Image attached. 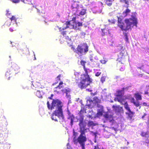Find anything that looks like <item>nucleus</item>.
<instances>
[{"label": "nucleus", "mask_w": 149, "mask_h": 149, "mask_svg": "<svg viewBox=\"0 0 149 149\" xmlns=\"http://www.w3.org/2000/svg\"><path fill=\"white\" fill-rule=\"evenodd\" d=\"M77 120L79 121V122L83 121H84V117L83 115H80L79 118L77 119Z\"/></svg>", "instance_id": "nucleus-29"}, {"label": "nucleus", "mask_w": 149, "mask_h": 149, "mask_svg": "<svg viewBox=\"0 0 149 149\" xmlns=\"http://www.w3.org/2000/svg\"><path fill=\"white\" fill-rule=\"evenodd\" d=\"M73 140L74 142V144H77L78 143H79V140L78 139V137L77 139L76 138H73Z\"/></svg>", "instance_id": "nucleus-35"}, {"label": "nucleus", "mask_w": 149, "mask_h": 149, "mask_svg": "<svg viewBox=\"0 0 149 149\" xmlns=\"http://www.w3.org/2000/svg\"><path fill=\"white\" fill-rule=\"evenodd\" d=\"M146 115V114L145 113H144V115L142 116V119H143L145 117V116Z\"/></svg>", "instance_id": "nucleus-55"}, {"label": "nucleus", "mask_w": 149, "mask_h": 149, "mask_svg": "<svg viewBox=\"0 0 149 149\" xmlns=\"http://www.w3.org/2000/svg\"><path fill=\"white\" fill-rule=\"evenodd\" d=\"M131 17L130 18L125 19L124 20L126 26L123 21H122V19L120 17H118V26L120 28L122 31H127L131 29L132 26H137L138 23L137 18L136 15L137 14L135 12L132 13Z\"/></svg>", "instance_id": "nucleus-2"}, {"label": "nucleus", "mask_w": 149, "mask_h": 149, "mask_svg": "<svg viewBox=\"0 0 149 149\" xmlns=\"http://www.w3.org/2000/svg\"><path fill=\"white\" fill-rule=\"evenodd\" d=\"M88 51V46L86 43L82 45H78L77 48V53L80 56L84 55Z\"/></svg>", "instance_id": "nucleus-5"}, {"label": "nucleus", "mask_w": 149, "mask_h": 149, "mask_svg": "<svg viewBox=\"0 0 149 149\" xmlns=\"http://www.w3.org/2000/svg\"><path fill=\"white\" fill-rule=\"evenodd\" d=\"M104 117L105 120L111 123V126L115 123V121L113 118L112 115L108 114H106L104 116Z\"/></svg>", "instance_id": "nucleus-12"}, {"label": "nucleus", "mask_w": 149, "mask_h": 149, "mask_svg": "<svg viewBox=\"0 0 149 149\" xmlns=\"http://www.w3.org/2000/svg\"><path fill=\"white\" fill-rule=\"evenodd\" d=\"M86 123L85 121L79 122L78 125L79 126V132H88L89 131V128H86Z\"/></svg>", "instance_id": "nucleus-7"}, {"label": "nucleus", "mask_w": 149, "mask_h": 149, "mask_svg": "<svg viewBox=\"0 0 149 149\" xmlns=\"http://www.w3.org/2000/svg\"><path fill=\"white\" fill-rule=\"evenodd\" d=\"M76 27L79 28L78 27L81 26L82 25V23L78 21H76L74 23Z\"/></svg>", "instance_id": "nucleus-27"}, {"label": "nucleus", "mask_w": 149, "mask_h": 149, "mask_svg": "<svg viewBox=\"0 0 149 149\" xmlns=\"http://www.w3.org/2000/svg\"><path fill=\"white\" fill-rule=\"evenodd\" d=\"M80 134L78 137L79 143H85L87 141V138L85 134V133L87 132H79Z\"/></svg>", "instance_id": "nucleus-6"}, {"label": "nucleus", "mask_w": 149, "mask_h": 149, "mask_svg": "<svg viewBox=\"0 0 149 149\" xmlns=\"http://www.w3.org/2000/svg\"><path fill=\"white\" fill-rule=\"evenodd\" d=\"M95 59L96 60H98V58L97 57V56H96L94 57Z\"/></svg>", "instance_id": "nucleus-56"}, {"label": "nucleus", "mask_w": 149, "mask_h": 149, "mask_svg": "<svg viewBox=\"0 0 149 149\" xmlns=\"http://www.w3.org/2000/svg\"><path fill=\"white\" fill-rule=\"evenodd\" d=\"M101 73V72H97L95 73V75L96 76L98 77L100 75Z\"/></svg>", "instance_id": "nucleus-44"}, {"label": "nucleus", "mask_w": 149, "mask_h": 149, "mask_svg": "<svg viewBox=\"0 0 149 149\" xmlns=\"http://www.w3.org/2000/svg\"><path fill=\"white\" fill-rule=\"evenodd\" d=\"M8 136V134L6 133H3L0 134V144L1 145L5 144L6 143L5 141Z\"/></svg>", "instance_id": "nucleus-10"}, {"label": "nucleus", "mask_w": 149, "mask_h": 149, "mask_svg": "<svg viewBox=\"0 0 149 149\" xmlns=\"http://www.w3.org/2000/svg\"><path fill=\"white\" fill-rule=\"evenodd\" d=\"M123 31L124 39L125 40L126 43H129L128 36L129 35V33L128 32H126L127 31Z\"/></svg>", "instance_id": "nucleus-20"}, {"label": "nucleus", "mask_w": 149, "mask_h": 149, "mask_svg": "<svg viewBox=\"0 0 149 149\" xmlns=\"http://www.w3.org/2000/svg\"><path fill=\"white\" fill-rule=\"evenodd\" d=\"M140 105H142L143 106H148V104H147L146 103V102H143V103H142V102H141V103L140 104Z\"/></svg>", "instance_id": "nucleus-42"}, {"label": "nucleus", "mask_w": 149, "mask_h": 149, "mask_svg": "<svg viewBox=\"0 0 149 149\" xmlns=\"http://www.w3.org/2000/svg\"><path fill=\"white\" fill-rule=\"evenodd\" d=\"M81 64L83 66L84 70L85 73L83 75H81V78L82 80L78 84V87L81 89H82L84 88H85L88 86L90 85L91 83L92 82V80L91 78L90 77L89 75L88 74V70L89 69H87L85 67V64L86 62L84 60H82L81 62Z\"/></svg>", "instance_id": "nucleus-4"}, {"label": "nucleus", "mask_w": 149, "mask_h": 149, "mask_svg": "<svg viewBox=\"0 0 149 149\" xmlns=\"http://www.w3.org/2000/svg\"><path fill=\"white\" fill-rule=\"evenodd\" d=\"M68 32L66 31H61V34H62L64 36V35H67V33Z\"/></svg>", "instance_id": "nucleus-43"}, {"label": "nucleus", "mask_w": 149, "mask_h": 149, "mask_svg": "<svg viewBox=\"0 0 149 149\" xmlns=\"http://www.w3.org/2000/svg\"><path fill=\"white\" fill-rule=\"evenodd\" d=\"M141 135L144 137L143 139L144 141H143V142L145 145L146 144H148L149 143V133L148 132H142L141 134Z\"/></svg>", "instance_id": "nucleus-8"}, {"label": "nucleus", "mask_w": 149, "mask_h": 149, "mask_svg": "<svg viewBox=\"0 0 149 149\" xmlns=\"http://www.w3.org/2000/svg\"><path fill=\"white\" fill-rule=\"evenodd\" d=\"M68 28H69L70 29H79V28L76 27L74 23H73L72 24H71V23L69 22H66V26L65 27H63L62 28V30H64Z\"/></svg>", "instance_id": "nucleus-15"}, {"label": "nucleus", "mask_w": 149, "mask_h": 149, "mask_svg": "<svg viewBox=\"0 0 149 149\" xmlns=\"http://www.w3.org/2000/svg\"><path fill=\"white\" fill-rule=\"evenodd\" d=\"M101 81H102V82H104V81H105V79H102V78L101 79Z\"/></svg>", "instance_id": "nucleus-64"}, {"label": "nucleus", "mask_w": 149, "mask_h": 149, "mask_svg": "<svg viewBox=\"0 0 149 149\" xmlns=\"http://www.w3.org/2000/svg\"><path fill=\"white\" fill-rule=\"evenodd\" d=\"M13 75L14 74L12 73L11 70H10V69H9L8 70L6 71L5 74V76L6 77H7L8 76L12 75L11 76H10L8 77V79L9 80L10 77H12V75Z\"/></svg>", "instance_id": "nucleus-24"}, {"label": "nucleus", "mask_w": 149, "mask_h": 149, "mask_svg": "<svg viewBox=\"0 0 149 149\" xmlns=\"http://www.w3.org/2000/svg\"><path fill=\"white\" fill-rule=\"evenodd\" d=\"M97 108H98V109L102 108V107H103L102 106L100 105V104H97Z\"/></svg>", "instance_id": "nucleus-47"}, {"label": "nucleus", "mask_w": 149, "mask_h": 149, "mask_svg": "<svg viewBox=\"0 0 149 149\" xmlns=\"http://www.w3.org/2000/svg\"><path fill=\"white\" fill-rule=\"evenodd\" d=\"M100 61L101 63H102V64H104L106 63V61L104 60H100Z\"/></svg>", "instance_id": "nucleus-46"}, {"label": "nucleus", "mask_w": 149, "mask_h": 149, "mask_svg": "<svg viewBox=\"0 0 149 149\" xmlns=\"http://www.w3.org/2000/svg\"><path fill=\"white\" fill-rule=\"evenodd\" d=\"M67 114L68 115L67 119L68 120H74L75 116L74 115L72 114L68 110L67 111Z\"/></svg>", "instance_id": "nucleus-22"}, {"label": "nucleus", "mask_w": 149, "mask_h": 149, "mask_svg": "<svg viewBox=\"0 0 149 149\" xmlns=\"http://www.w3.org/2000/svg\"><path fill=\"white\" fill-rule=\"evenodd\" d=\"M67 149H70L69 148V147L68 146H69V147H70V146H69V143H68L67 144Z\"/></svg>", "instance_id": "nucleus-60"}, {"label": "nucleus", "mask_w": 149, "mask_h": 149, "mask_svg": "<svg viewBox=\"0 0 149 149\" xmlns=\"http://www.w3.org/2000/svg\"><path fill=\"white\" fill-rule=\"evenodd\" d=\"M61 75H58L57 77L56 78V80L57 81L56 82H55L54 83L53 85H55L57 83H58V81H60V77H61Z\"/></svg>", "instance_id": "nucleus-33"}, {"label": "nucleus", "mask_w": 149, "mask_h": 149, "mask_svg": "<svg viewBox=\"0 0 149 149\" xmlns=\"http://www.w3.org/2000/svg\"><path fill=\"white\" fill-rule=\"evenodd\" d=\"M33 54H34V60H36V58L35 57V54L34 53V52L33 51Z\"/></svg>", "instance_id": "nucleus-61"}, {"label": "nucleus", "mask_w": 149, "mask_h": 149, "mask_svg": "<svg viewBox=\"0 0 149 149\" xmlns=\"http://www.w3.org/2000/svg\"><path fill=\"white\" fill-rule=\"evenodd\" d=\"M78 133L76 132H75L74 131V130H73V135L74 136L73 138H74V139L75 138H77V136L78 135Z\"/></svg>", "instance_id": "nucleus-34"}, {"label": "nucleus", "mask_w": 149, "mask_h": 149, "mask_svg": "<svg viewBox=\"0 0 149 149\" xmlns=\"http://www.w3.org/2000/svg\"><path fill=\"white\" fill-rule=\"evenodd\" d=\"M85 34H86L84 32H81L80 33L81 38H84L85 37Z\"/></svg>", "instance_id": "nucleus-38"}, {"label": "nucleus", "mask_w": 149, "mask_h": 149, "mask_svg": "<svg viewBox=\"0 0 149 149\" xmlns=\"http://www.w3.org/2000/svg\"><path fill=\"white\" fill-rule=\"evenodd\" d=\"M79 74V73L77 72H74V75L75 76L76 78L77 77V76H78V74Z\"/></svg>", "instance_id": "nucleus-50"}, {"label": "nucleus", "mask_w": 149, "mask_h": 149, "mask_svg": "<svg viewBox=\"0 0 149 149\" xmlns=\"http://www.w3.org/2000/svg\"><path fill=\"white\" fill-rule=\"evenodd\" d=\"M114 0H104L105 3L107 6H110L112 4V3Z\"/></svg>", "instance_id": "nucleus-25"}, {"label": "nucleus", "mask_w": 149, "mask_h": 149, "mask_svg": "<svg viewBox=\"0 0 149 149\" xmlns=\"http://www.w3.org/2000/svg\"><path fill=\"white\" fill-rule=\"evenodd\" d=\"M10 43L11 45V46L12 47H13L14 46H15V45H16V44L15 43H13L12 42L10 41Z\"/></svg>", "instance_id": "nucleus-48"}, {"label": "nucleus", "mask_w": 149, "mask_h": 149, "mask_svg": "<svg viewBox=\"0 0 149 149\" xmlns=\"http://www.w3.org/2000/svg\"><path fill=\"white\" fill-rule=\"evenodd\" d=\"M91 133L92 134L93 136H97V132H94L93 131H91Z\"/></svg>", "instance_id": "nucleus-37"}, {"label": "nucleus", "mask_w": 149, "mask_h": 149, "mask_svg": "<svg viewBox=\"0 0 149 149\" xmlns=\"http://www.w3.org/2000/svg\"><path fill=\"white\" fill-rule=\"evenodd\" d=\"M19 68L18 66L16 64H14L12 65L10 69L11 70L12 73L14 75H15L17 73L16 71H18Z\"/></svg>", "instance_id": "nucleus-17"}, {"label": "nucleus", "mask_w": 149, "mask_h": 149, "mask_svg": "<svg viewBox=\"0 0 149 149\" xmlns=\"http://www.w3.org/2000/svg\"><path fill=\"white\" fill-rule=\"evenodd\" d=\"M98 113L100 114H102L104 112L103 107L102 108L98 109H97Z\"/></svg>", "instance_id": "nucleus-30"}, {"label": "nucleus", "mask_w": 149, "mask_h": 149, "mask_svg": "<svg viewBox=\"0 0 149 149\" xmlns=\"http://www.w3.org/2000/svg\"><path fill=\"white\" fill-rule=\"evenodd\" d=\"M63 84V81H61L59 83V85L55 88H56L57 89H60L62 87V85Z\"/></svg>", "instance_id": "nucleus-31"}, {"label": "nucleus", "mask_w": 149, "mask_h": 149, "mask_svg": "<svg viewBox=\"0 0 149 149\" xmlns=\"http://www.w3.org/2000/svg\"><path fill=\"white\" fill-rule=\"evenodd\" d=\"M54 96V95L53 94H51V96L50 97H48V99H50V100H52V101H53V100H54V99H53L52 98Z\"/></svg>", "instance_id": "nucleus-45"}, {"label": "nucleus", "mask_w": 149, "mask_h": 149, "mask_svg": "<svg viewBox=\"0 0 149 149\" xmlns=\"http://www.w3.org/2000/svg\"><path fill=\"white\" fill-rule=\"evenodd\" d=\"M91 95L92 96H94L95 95H96V93H91Z\"/></svg>", "instance_id": "nucleus-54"}, {"label": "nucleus", "mask_w": 149, "mask_h": 149, "mask_svg": "<svg viewBox=\"0 0 149 149\" xmlns=\"http://www.w3.org/2000/svg\"><path fill=\"white\" fill-rule=\"evenodd\" d=\"M112 108L116 113H120L122 111H123V108L119 106H115L113 105L112 106Z\"/></svg>", "instance_id": "nucleus-19"}, {"label": "nucleus", "mask_w": 149, "mask_h": 149, "mask_svg": "<svg viewBox=\"0 0 149 149\" xmlns=\"http://www.w3.org/2000/svg\"><path fill=\"white\" fill-rule=\"evenodd\" d=\"M79 144H80L82 149H85V143H79Z\"/></svg>", "instance_id": "nucleus-36"}, {"label": "nucleus", "mask_w": 149, "mask_h": 149, "mask_svg": "<svg viewBox=\"0 0 149 149\" xmlns=\"http://www.w3.org/2000/svg\"><path fill=\"white\" fill-rule=\"evenodd\" d=\"M86 9L81 8V10L79 9L76 12H74V13L78 16L83 15L86 14Z\"/></svg>", "instance_id": "nucleus-18"}, {"label": "nucleus", "mask_w": 149, "mask_h": 149, "mask_svg": "<svg viewBox=\"0 0 149 149\" xmlns=\"http://www.w3.org/2000/svg\"><path fill=\"white\" fill-rule=\"evenodd\" d=\"M64 38L65 39L68 41H70L71 40V39L68 36H64Z\"/></svg>", "instance_id": "nucleus-41"}, {"label": "nucleus", "mask_w": 149, "mask_h": 149, "mask_svg": "<svg viewBox=\"0 0 149 149\" xmlns=\"http://www.w3.org/2000/svg\"><path fill=\"white\" fill-rule=\"evenodd\" d=\"M19 0H12V1L13 3H18V1Z\"/></svg>", "instance_id": "nucleus-49"}, {"label": "nucleus", "mask_w": 149, "mask_h": 149, "mask_svg": "<svg viewBox=\"0 0 149 149\" xmlns=\"http://www.w3.org/2000/svg\"><path fill=\"white\" fill-rule=\"evenodd\" d=\"M86 90L88 92H92V90L90 88H86Z\"/></svg>", "instance_id": "nucleus-52"}, {"label": "nucleus", "mask_w": 149, "mask_h": 149, "mask_svg": "<svg viewBox=\"0 0 149 149\" xmlns=\"http://www.w3.org/2000/svg\"><path fill=\"white\" fill-rule=\"evenodd\" d=\"M129 87H124L121 90L117 91V94L114 100L115 101H117L124 105V107L127 111L125 114L130 118H131L133 117L134 112L132 111L130 107L127 102H125L124 98V91L128 90Z\"/></svg>", "instance_id": "nucleus-3"}, {"label": "nucleus", "mask_w": 149, "mask_h": 149, "mask_svg": "<svg viewBox=\"0 0 149 149\" xmlns=\"http://www.w3.org/2000/svg\"><path fill=\"white\" fill-rule=\"evenodd\" d=\"M93 54H90L89 56V58L90 59V60L91 62L93 61Z\"/></svg>", "instance_id": "nucleus-40"}, {"label": "nucleus", "mask_w": 149, "mask_h": 149, "mask_svg": "<svg viewBox=\"0 0 149 149\" xmlns=\"http://www.w3.org/2000/svg\"><path fill=\"white\" fill-rule=\"evenodd\" d=\"M93 100L90 97L87 98L86 105L89 107H90L91 105L92 104L97 102V100H98V98L97 97H95L94 98H93Z\"/></svg>", "instance_id": "nucleus-16"}, {"label": "nucleus", "mask_w": 149, "mask_h": 149, "mask_svg": "<svg viewBox=\"0 0 149 149\" xmlns=\"http://www.w3.org/2000/svg\"><path fill=\"white\" fill-rule=\"evenodd\" d=\"M134 97L136 99V100H141L142 99V96L139 93H137L134 94Z\"/></svg>", "instance_id": "nucleus-23"}, {"label": "nucleus", "mask_w": 149, "mask_h": 149, "mask_svg": "<svg viewBox=\"0 0 149 149\" xmlns=\"http://www.w3.org/2000/svg\"><path fill=\"white\" fill-rule=\"evenodd\" d=\"M125 98L127 99L130 100L131 102L133 103L134 104L136 107H139L140 106V102L138 100L135 101L134 98L132 97L131 95H129L125 97Z\"/></svg>", "instance_id": "nucleus-9"}, {"label": "nucleus", "mask_w": 149, "mask_h": 149, "mask_svg": "<svg viewBox=\"0 0 149 149\" xmlns=\"http://www.w3.org/2000/svg\"><path fill=\"white\" fill-rule=\"evenodd\" d=\"M94 149H99V148L98 146H95Z\"/></svg>", "instance_id": "nucleus-53"}, {"label": "nucleus", "mask_w": 149, "mask_h": 149, "mask_svg": "<svg viewBox=\"0 0 149 149\" xmlns=\"http://www.w3.org/2000/svg\"><path fill=\"white\" fill-rule=\"evenodd\" d=\"M11 22L13 21V22L15 23L13 24V25H15L16 26H17V23L16 22V19L14 16H12L11 18H10Z\"/></svg>", "instance_id": "nucleus-28"}, {"label": "nucleus", "mask_w": 149, "mask_h": 149, "mask_svg": "<svg viewBox=\"0 0 149 149\" xmlns=\"http://www.w3.org/2000/svg\"><path fill=\"white\" fill-rule=\"evenodd\" d=\"M64 93H65L66 94V96L67 98H68V104L71 103V101L70 100V90L68 88H65L63 89H62L61 91Z\"/></svg>", "instance_id": "nucleus-13"}, {"label": "nucleus", "mask_w": 149, "mask_h": 149, "mask_svg": "<svg viewBox=\"0 0 149 149\" xmlns=\"http://www.w3.org/2000/svg\"><path fill=\"white\" fill-rule=\"evenodd\" d=\"M88 117L89 119H93V118L92 116V115H88Z\"/></svg>", "instance_id": "nucleus-51"}, {"label": "nucleus", "mask_w": 149, "mask_h": 149, "mask_svg": "<svg viewBox=\"0 0 149 149\" xmlns=\"http://www.w3.org/2000/svg\"><path fill=\"white\" fill-rule=\"evenodd\" d=\"M32 83V85H31V87L33 88V89H34V88H33V87H35V86L33 84V83L32 82H31Z\"/></svg>", "instance_id": "nucleus-58"}, {"label": "nucleus", "mask_w": 149, "mask_h": 149, "mask_svg": "<svg viewBox=\"0 0 149 149\" xmlns=\"http://www.w3.org/2000/svg\"><path fill=\"white\" fill-rule=\"evenodd\" d=\"M9 30L11 32H13V29L11 28L9 29Z\"/></svg>", "instance_id": "nucleus-59"}, {"label": "nucleus", "mask_w": 149, "mask_h": 149, "mask_svg": "<svg viewBox=\"0 0 149 149\" xmlns=\"http://www.w3.org/2000/svg\"><path fill=\"white\" fill-rule=\"evenodd\" d=\"M127 5L125 6V7L127 8H128L129 7V4H126Z\"/></svg>", "instance_id": "nucleus-57"}, {"label": "nucleus", "mask_w": 149, "mask_h": 149, "mask_svg": "<svg viewBox=\"0 0 149 149\" xmlns=\"http://www.w3.org/2000/svg\"><path fill=\"white\" fill-rule=\"evenodd\" d=\"M93 141H94V143H96L97 142V140L95 139H94Z\"/></svg>", "instance_id": "nucleus-63"}, {"label": "nucleus", "mask_w": 149, "mask_h": 149, "mask_svg": "<svg viewBox=\"0 0 149 149\" xmlns=\"http://www.w3.org/2000/svg\"><path fill=\"white\" fill-rule=\"evenodd\" d=\"M88 127H93L95 126V124L93 121L89 120L88 122Z\"/></svg>", "instance_id": "nucleus-26"}, {"label": "nucleus", "mask_w": 149, "mask_h": 149, "mask_svg": "<svg viewBox=\"0 0 149 149\" xmlns=\"http://www.w3.org/2000/svg\"><path fill=\"white\" fill-rule=\"evenodd\" d=\"M82 6L81 5H79V4H77V2H74L72 4L71 8L74 13L77 12L79 9L81 8Z\"/></svg>", "instance_id": "nucleus-14"}, {"label": "nucleus", "mask_w": 149, "mask_h": 149, "mask_svg": "<svg viewBox=\"0 0 149 149\" xmlns=\"http://www.w3.org/2000/svg\"><path fill=\"white\" fill-rule=\"evenodd\" d=\"M74 120H70V125L71 126V127H72V126L73 125V123Z\"/></svg>", "instance_id": "nucleus-39"}, {"label": "nucleus", "mask_w": 149, "mask_h": 149, "mask_svg": "<svg viewBox=\"0 0 149 149\" xmlns=\"http://www.w3.org/2000/svg\"><path fill=\"white\" fill-rule=\"evenodd\" d=\"M40 93V91L38 90L37 91L36 93V95L39 98L42 97V96Z\"/></svg>", "instance_id": "nucleus-32"}, {"label": "nucleus", "mask_w": 149, "mask_h": 149, "mask_svg": "<svg viewBox=\"0 0 149 149\" xmlns=\"http://www.w3.org/2000/svg\"><path fill=\"white\" fill-rule=\"evenodd\" d=\"M131 10L128 8H127L126 10H124L122 14L121 17L122 18H124L125 17L130 15V13Z\"/></svg>", "instance_id": "nucleus-21"}, {"label": "nucleus", "mask_w": 149, "mask_h": 149, "mask_svg": "<svg viewBox=\"0 0 149 149\" xmlns=\"http://www.w3.org/2000/svg\"><path fill=\"white\" fill-rule=\"evenodd\" d=\"M120 47V48L119 49L120 50L121 52L120 53L119 55H118L119 58L117 59V61H121V59L123 58L125 56V53L126 50L125 49V48L123 46Z\"/></svg>", "instance_id": "nucleus-11"}, {"label": "nucleus", "mask_w": 149, "mask_h": 149, "mask_svg": "<svg viewBox=\"0 0 149 149\" xmlns=\"http://www.w3.org/2000/svg\"><path fill=\"white\" fill-rule=\"evenodd\" d=\"M47 107L49 109L52 110L56 107V109L54 112L51 117L52 120L57 122L58 120L56 118V116H57L61 120L59 122L62 123L65 120V118L62 109L63 104L62 102L58 99L54 100L52 101L51 105L50 104L49 101L47 102Z\"/></svg>", "instance_id": "nucleus-1"}, {"label": "nucleus", "mask_w": 149, "mask_h": 149, "mask_svg": "<svg viewBox=\"0 0 149 149\" xmlns=\"http://www.w3.org/2000/svg\"><path fill=\"white\" fill-rule=\"evenodd\" d=\"M137 68L140 69H142L143 68V66L141 67H137Z\"/></svg>", "instance_id": "nucleus-62"}]
</instances>
